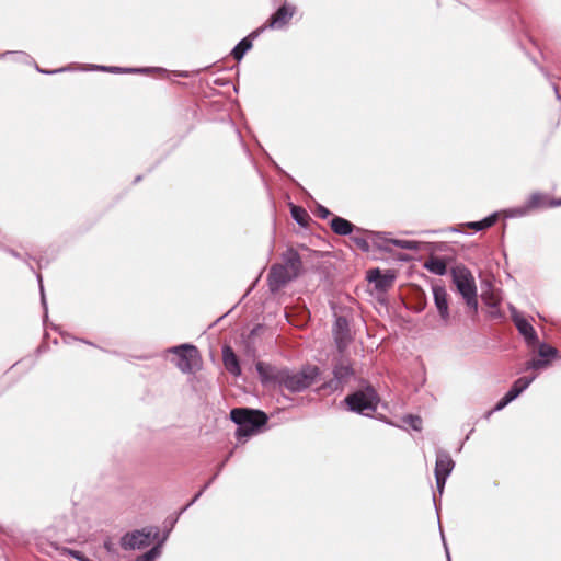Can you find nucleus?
I'll return each instance as SVG.
<instances>
[{
	"label": "nucleus",
	"mask_w": 561,
	"mask_h": 561,
	"mask_svg": "<svg viewBox=\"0 0 561 561\" xmlns=\"http://www.w3.org/2000/svg\"><path fill=\"white\" fill-rule=\"evenodd\" d=\"M256 370L263 383L275 382L291 392L307 389L319 375V369L316 366H307L299 371H290L288 369H277L263 362L256 363Z\"/></svg>",
	"instance_id": "obj_1"
},
{
	"label": "nucleus",
	"mask_w": 561,
	"mask_h": 561,
	"mask_svg": "<svg viewBox=\"0 0 561 561\" xmlns=\"http://www.w3.org/2000/svg\"><path fill=\"white\" fill-rule=\"evenodd\" d=\"M301 270V260L294 250H288L284 255L283 264H275L268 273V286L271 291H277L287 283L296 278Z\"/></svg>",
	"instance_id": "obj_2"
},
{
	"label": "nucleus",
	"mask_w": 561,
	"mask_h": 561,
	"mask_svg": "<svg viewBox=\"0 0 561 561\" xmlns=\"http://www.w3.org/2000/svg\"><path fill=\"white\" fill-rule=\"evenodd\" d=\"M230 416L239 425L236 433L239 440L254 435L267 421L265 413L247 409H233Z\"/></svg>",
	"instance_id": "obj_3"
},
{
	"label": "nucleus",
	"mask_w": 561,
	"mask_h": 561,
	"mask_svg": "<svg viewBox=\"0 0 561 561\" xmlns=\"http://www.w3.org/2000/svg\"><path fill=\"white\" fill-rule=\"evenodd\" d=\"M451 276L454 284L466 300L467 306L477 312V286L472 273L463 266H456L451 271Z\"/></svg>",
	"instance_id": "obj_4"
},
{
	"label": "nucleus",
	"mask_w": 561,
	"mask_h": 561,
	"mask_svg": "<svg viewBox=\"0 0 561 561\" xmlns=\"http://www.w3.org/2000/svg\"><path fill=\"white\" fill-rule=\"evenodd\" d=\"M345 402L351 411L370 415L377 409L378 396L373 387H367L365 390L347 396Z\"/></svg>",
	"instance_id": "obj_5"
},
{
	"label": "nucleus",
	"mask_w": 561,
	"mask_h": 561,
	"mask_svg": "<svg viewBox=\"0 0 561 561\" xmlns=\"http://www.w3.org/2000/svg\"><path fill=\"white\" fill-rule=\"evenodd\" d=\"M170 352L176 355L175 365L182 373H193L199 365L198 351L194 345L182 344L172 347Z\"/></svg>",
	"instance_id": "obj_6"
},
{
	"label": "nucleus",
	"mask_w": 561,
	"mask_h": 561,
	"mask_svg": "<svg viewBox=\"0 0 561 561\" xmlns=\"http://www.w3.org/2000/svg\"><path fill=\"white\" fill-rule=\"evenodd\" d=\"M547 206H561V199H549L548 195L534 193L529 196L525 206L510 209L506 211V215L510 217H522L527 215L531 209Z\"/></svg>",
	"instance_id": "obj_7"
},
{
	"label": "nucleus",
	"mask_w": 561,
	"mask_h": 561,
	"mask_svg": "<svg viewBox=\"0 0 561 561\" xmlns=\"http://www.w3.org/2000/svg\"><path fill=\"white\" fill-rule=\"evenodd\" d=\"M432 293L440 321L444 325H448L450 322L449 295L444 286L437 284L432 285Z\"/></svg>",
	"instance_id": "obj_8"
},
{
	"label": "nucleus",
	"mask_w": 561,
	"mask_h": 561,
	"mask_svg": "<svg viewBox=\"0 0 561 561\" xmlns=\"http://www.w3.org/2000/svg\"><path fill=\"white\" fill-rule=\"evenodd\" d=\"M511 316L518 332L524 336L528 346L538 344V336L534 327L514 308L511 307Z\"/></svg>",
	"instance_id": "obj_9"
},
{
	"label": "nucleus",
	"mask_w": 561,
	"mask_h": 561,
	"mask_svg": "<svg viewBox=\"0 0 561 561\" xmlns=\"http://www.w3.org/2000/svg\"><path fill=\"white\" fill-rule=\"evenodd\" d=\"M151 533L146 530H135L126 534L121 540L122 548L125 550L142 549L150 543Z\"/></svg>",
	"instance_id": "obj_10"
},
{
	"label": "nucleus",
	"mask_w": 561,
	"mask_h": 561,
	"mask_svg": "<svg viewBox=\"0 0 561 561\" xmlns=\"http://www.w3.org/2000/svg\"><path fill=\"white\" fill-rule=\"evenodd\" d=\"M296 7L283 4L268 20L267 26L274 30L283 28L293 18Z\"/></svg>",
	"instance_id": "obj_11"
},
{
	"label": "nucleus",
	"mask_w": 561,
	"mask_h": 561,
	"mask_svg": "<svg viewBox=\"0 0 561 561\" xmlns=\"http://www.w3.org/2000/svg\"><path fill=\"white\" fill-rule=\"evenodd\" d=\"M394 274L390 271H388L385 274H381V272L378 268L370 270L367 273V279L370 283L375 284V287L379 291H386L388 290L394 282Z\"/></svg>",
	"instance_id": "obj_12"
},
{
	"label": "nucleus",
	"mask_w": 561,
	"mask_h": 561,
	"mask_svg": "<svg viewBox=\"0 0 561 561\" xmlns=\"http://www.w3.org/2000/svg\"><path fill=\"white\" fill-rule=\"evenodd\" d=\"M454 467L455 462L447 451L438 450L436 453L435 476L443 474L444 477L448 478Z\"/></svg>",
	"instance_id": "obj_13"
},
{
	"label": "nucleus",
	"mask_w": 561,
	"mask_h": 561,
	"mask_svg": "<svg viewBox=\"0 0 561 561\" xmlns=\"http://www.w3.org/2000/svg\"><path fill=\"white\" fill-rule=\"evenodd\" d=\"M334 337L337 344V347L342 350L348 340V328L346 319L339 317L335 320L334 324Z\"/></svg>",
	"instance_id": "obj_14"
},
{
	"label": "nucleus",
	"mask_w": 561,
	"mask_h": 561,
	"mask_svg": "<svg viewBox=\"0 0 561 561\" xmlns=\"http://www.w3.org/2000/svg\"><path fill=\"white\" fill-rule=\"evenodd\" d=\"M353 374L350 365L340 363L334 367V381L330 382V387L337 389L341 383L345 382Z\"/></svg>",
	"instance_id": "obj_15"
},
{
	"label": "nucleus",
	"mask_w": 561,
	"mask_h": 561,
	"mask_svg": "<svg viewBox=\"0 0 561 561\" xmlns=\"http://www.w3.org/2000/svg\"><path fill=\"white\" fill-rule=\"evenodd\" d=\"M222 357L226 369L234 376L240 375L241 370L238 358L230 347L226 346L224 348Z\"/></svg>",
	"instance_id": "obj_16"
},
{
	"label": "nucleus",
	"mask_w": 561,
	"mask_h": 561,
	"mask_svg": "<svg viewBox=\"0 0 561 561\" xmlns=\"http://www.w3.org/2000/svg\"><path fill=\"white\" fill-rule=\"evenodd\" d=\"M331 229L336 234L348 236L354 231L355 226L351 221H348L342 217H334L331 220Z\"/></svg>",
	"instance_id": "obj_17"
},
{
	"label": "nucleus",
	"mask_w": 561,
	"mask_h": 561,
	"mask_svg": "<svg viewBox=\"0 0 561 561\" xmlns=\"http://www.w3.org/2000/svg\"><path fill=\"white\" fill-rule=\"evenodd\" d=\"M536 376L533 377H520L518 378L512 386V388L506 392V394L515 400L523 391H525L529 385L535 380Z\"/></svg>",
	"instance_id": "obj_18"
},
{
	"label": "nucleus",
	"mask_w": 561,
	"mask_h": 561,
	"mask_svg": "<svg viewBox=\"0 0 561 561\" xmlns=\"http://www.w3.org/2000/svg\"><path fill=\"white\" fill-rule=\"evenodd\" d=\"M424 267L433 274L445 275L447 272V265L444 260L439 257H431L424 263Z\"/></svg>",
	"instance_id": "obj_19"
},
{
	"label": "nucleus",
	"mask_w": 561,
	"mask_h": 561,
	"mask_svg": "<svg viewBox=\"0 0 561 561\" xmlns=\"http://www.w3.org/2000/svg\"><path fill=\"white\" fill-rule=\"evenodd\" d=\"M293 218L302 227H306L310 220L309 214L300 206H291L290 209Z\"/></svg>",
	"instance_id": "obj_20"
},
{
	"label": "nucleus",
	"mask_w": 561,
	"mask_h": 561,
	"mask_svg": "<svg viewBox=\"0 0 561 561\" xmlns=\"http://www.w3.org/2000/svg\"><path fill=\"white\" fill-rule=\"evenodd\" d=\"M252 47V42L249 39V37L243 38L239 42V44L232 49V56L238 61L243 58L245 53L250 50Z\"/></svg>",
	"instance_id": "obj_21"
},
{
	"label": "nucleus",
	"mask_w": 561,
	"mask_h": 561,
	"mask_svg": "<svg viewBox=\"0 0 561 561\" xmlns=\"http://www.w3.org/2000/svg\"><path fill=\"white\" fill-rule=\"evenodd\" d=\"M388 242L405 250L417 251L421 248V242L414 240L390 239Z\"/></svg>",
	"instance_id": "obj_22"
},
{
	"label": "nucleus",
	"mask_w": 561,
	"mask_h": 561,
	"mask_svg": "<svg viewBox=\"0 0 561 561\" xmlns=\"http://www.w3.org/2000/svg\"><path fill=\"white\" fill-rule=\"evenodd\" d=\"M93 69L110 71V72H146L149 69H137V68H119V67H105V66H95Z\"/></svg>",
	"instance_id": "obj_23"
},
{
	"label": "nucleus",
	"mask_w": 561,
	"mask_h": 561,
	"mask_svg": "<svg viewBox=\"0 0 561 561\" xmlns=\"http://www.w3.org/2000/svg\"><path fill=\"white\" fill-rule=\"evenodd\" d=\"M539 356L541 359H547L554 357L557 355V350L552 346H549L547 344H540L538 348Z\"/></svg>",
	"instance_id": "obj_24"
},
{
	"label": "nucleus",
	"mask_w": 561,
	"mask_h": 561,
	"mask_svg": "<svg viewBox=\"0 0 561 561\" xmlns=\"http://www.w3.org/2000/svg\"><path fill=\"white\" fill-rule=\"evenodd\" d=\"M548 364H549V362L547 359H541V358L531 359V360L526 363L525 369L526 370H529V369H542V368H546L548 366Z\"/></svg>",
	"instance_id": "obj_25"
},
{
	"label": "nucleus",
	"mask_w": 561,
	"mask_h": 561,
	"mask_svg": "<svg viewBox=\"0 0 561 561\" xmlns=\"http://www.w3.org/2000/svg\"><path fill=\"white\" fill-rule=\"evenodd\" d=\"M160 554V550L158 547H153L148 552L138 557L137 561H154L156 558Z\"/></svg>",
	"instance_id": "obj_26"
},
{
	"label": "nucleus",
	"mask_w": 561,
	"mask_h": 561,
	"mask_svg": "<svg viewBox=\"0 0 561 561\" xmlns=\"http://www.w3.org/2000/svg\"><path fill=\"white\" fill-rule=\"evenodd\" d=\"M405 423H408L413 430L420 431L422 427V420L420 416L408 415L404 419Z\"/></svg>",
	"instance_id": "obj_27"
},
{
	"label": "nucleus",
	"mask_w": 561,
	"mask_h": 561,
	"mask_svg": "<svg viewBox=\"0 0 561 561\" xmlns=\"http://www.w3.org/2000/svg\"><path fill=\"white\" fill-rule=\"evenodd\" d=\"M513 400L507 396L505 394L496 404L495 407L493 408V410H491L489 413H488V416H490L493 412L495 411H501L502 409H504L510 402H512Z\"/></svg>",
	"instance_id": "obj_28"
},
{
	"label": "nucleus",
	"mask_w": 561,
	"mask_h": 561,
	"mask_svg": "<svg viewBox=\"0 0 561 561\" xmlns=\"http://www.w3.org/2000/svg\"><path fill=\"white\" fill-rule=\"evenodd\" d=\"M353 240L359 249H362L363 251H369V243L366 239L358 236H354Z\"/></svg>",
	"instance_id": "obj_29"
},
{
	"label": "nucleus",
	"mask_w": 561,
	"mask_h": 561,
	"mask_svg": "<svg viewBox=\"0 0 561 561\" xmlns=\"http://www.w3.org/2000/svg\"><path fill=\"white\" fill-rule=\"evenodd\" d=\"M61 554L72 557V558H75V559H77V560H79V561H80V560H81V558L83 557V554H82L80 551H78V550H72V549H69V548H64V549L61 550Z\"/></svg>",
	"instance_id": "obj_30"
},
{
	"label": "nucleus",
	"mask_w": 561,
	"mask_h": 561,
	"mask_svg": "<svg viewBox=\"0 0 561 561\" xmlns=\"http://www.w3.org/2000/svg\"><path fill=\"white\" fill-rule=\"evenodd\" d=\"M496 220H497V214H493V215L484 218L483 220H481L482 228L485 229V228L491 227L492 225L495 224Z\"/></svg>",
	"instance_id": "obj_31"
},
{
	"label": "nucleus",
	"mask_w": 561,
	"mask_h": 561,
	"mask_svg": "<svg viewBox=\"0 0 561 561\" xmlns=\"http://www.w3.org/2000/svg\"><path fill=\"white\" fill-rule=\"evenodd\" d=\"M436 478V486H437V490L439 492V494L443 493L444 491V486H445V483H446V480H447V477H444L443 474L442 476H435Z\"/></svg>",
	"instance_id": "obj_32"
},
{
	"label": "nucleus",
	"mask_w": 561,
	"mask_h": 561,
	"mask_svg": "<svg viewBox=\"0 0 561 561\" xmlns=\"http://www.w3.org/2000/svg\"><path fill=\"white\" fill-rule=\"evenodd\" d=\"M317 214L322 219H325L331 215L330 210L322 205H318Z\"/></svg>",
	"instance_id": "obj_33"
},
{
	"label": "nucleus",
	"mask_w": 561,
	"mask_h": 561,
	"mask_svg": "<svg viewBox=\"0 0 561 561\" xmlns=\"http://www.w3.org/2000/svg\"><path fill=\"white\" fill-rule=\"evenodd\" d=\"M37 277H38V280H39L42 304H43L44 308L46 309V300H45V295H44V288H43V285H42V277H41V275H38Z\"/></svg>",
	"instance_id": "obj_34"
},
{
	"label": "nucleus",
	"mask_w": 561,
	"mask_h": 561,
	"mask_svg": "<svg viewBox=\"0 0 561 561\" xmlns=\"http://www.w3.org/2000/svg\"><path fill=\"white\" fill-rule=\"evenodd\" d=\"M468 226L477 231L479 230H483L482 228V225H481V221H474V222H470L468 224Z\"/></svg>",
	"instance_id": "obj_35"
},
{
	"label": "nucleus",
	"mask_w": 561,
	"mask_h": 561,
	"mask_svg": "<svg viewBox=\"0 0 561 561\" xmlns=\"http://www.w3.org/2000/svg\"><path fill=\"white\" fill-rule=\"evenodd\" d=\"M36 68H37V70H38V71H41V72H45V73H56V72H61V71H65V70H66V68H60V69H58V70H53V71H43V70H41L38 67H36Z\"/></svg>",
	"instance_id": "obj_36"
},
{
	"label": "nucleus",
	"mask_w": 561,
	"mask_h": 561,
	"mask_svg": "<svg viewBox=\"0 0 561 561\" xmlns=\"http://www.w3.org/2000/svg\"><path fill=\"white\" fill-rule=\"evenodd\" d=\"M201 494H202V491H201V492H198V493L195 495V497L192 500V503H194V502H195V501L201 496Z\"/></svg>",
	"instance_id": "obj_37"
},
{
	"label": "nucleus",
	"mask_w": 561,
	"mask_h": 561,
	"mask_svg": "<svg viewBox=\"0 0 561 561\" xmlns=\"http://www.w3.org/2000/svg\"><path fill=\"white\" fill-rule=\"evenodd\" d=\"M19 54H20L24 59H27V58H28V56H27V55H25L24 53H19Z\"/></svg>",
	"instance_id": "obj_38"
},
{
	"label": "nucleus",
	"mask_w": 561,
	"mask_h": 561,
	"mask_svg": "<svg viewBox=\"0 0 561 561\" xmlns=\"http://www.w3.org/2000/svg\"><path fill=\"white\" fill-rule=\"evenodd\" d=\"M191 504H192V502L186 504L185 507H183V511H186V508H188Z\"/></svg>",
	"instance_id": "obj_39"
},
{
	"label": "nucleus",
	"mask_w": 561,
	"mask_h": 561,
	"mask_svg": "<svg viewBox=\"0 0 561 561\" xmlns=\"http://www.w3.org/2000/svg\"><path fill=\"white\" fill-rule=\"evenodd\" d=\"M191 504H192V502L186 504L185 507H183V511H186V508H188Z\"/></svg>",
	"instance_id": "obj_40"
},
{
	"label": "nucleus",
	"mask_w": 561,
	"mask_h": 561,
	"mask_svg": "<svg viewBox=\"0 0 561 561\" xmlns=\"http://www.w3.org/2000/svg\"><path fill=\"white\" fill-rule=\"evenodd\" d=\"M191 504H192V502L186 504L185 507H183V511H186V508H188Z\"/></svg>",
	"instance_id": "obj_41"
},
{
	"label": "nucleus",
	"mask_w": 561,
	"mask_h": 561,
	"mask_svg": "<svg viewBox=\"0 0 561 561\" xmlns=\"http://www.w3.org/2000/svg\"><path fill=\"white\" fill-rule=\"evenodd\" d=\"M8 54H11V51H7V53H4V54L0 55V58H1V57H3V56H5V55H8Z\"/></svg>",
	"instance_id": "obj_42"
},
{
	"label": "nucleus",
	"mask_w": 561,
	"mask_h": 561,
	"mask_svg": "<svg viewBox=\"0 0 561 561\" xmlns=\"http://www.w3.org/2000/svg\"><path fill=\"white\" fill-rule=\"evenodd\" d=\"M259 31L257 32H254L251 34V36L255 37L257 35Z\"/></svg>",
	"instance_id": "obj_43"
},
{
	"label": "nucleus",
	"mask_w": 561,
	"mask_h": 561,
	"mask_svg": "<svg viewBox=\"0 0 561 561\" xmlns=\"http://www.w3.org/2000/svg\"><path fill=\"white\" fill-rule=\"evenodd\" d=\"M446 552H448V550H447V549H446ZM447 559H448V561H450V556H449V553H447Z\"/></svg>",
	"instance_id": "obj_44"
}]
</instances>
